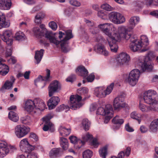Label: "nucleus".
Here are the masks:
<instances>
[{
  "mask_svg": "<svg viewBox=\"0 0 158 158\" xmlns=\"http://www.w3.org/2000/svg\"><path fill=\"white\" fill-rule=\"evenodd\" d=\"M158 97L156 92L153 90H149L144 93L143 99L144 102L150 104L156 100Z\"/></svg>",
  "mask_w": 158,
  "mask_h": 158,
  "instance_id": "6",
  "label": "nucleus"
},
{
  "mask_svg": "<svg viewBox=\"0 0 158 158\" xmlns=\"http://www.w3.org/2000/svg\"><path fill=\"white\" fill-rule=\"evenodd\" d=\"M9 148L12 150H15V147L8 146L5 141L0 140V157H3L7 154L10 151Z\"/></svg>",
  "mask_w": 158,
  "mask_h": 158,
  "instance_id": "11",
  "label": "nucleus"
},
{
  "mask_svg": "<svg viewBox=\"0 0 158 158\" xmlns=\"http://www.w3.org/2000/svg\"><path fill=\"white\" fill-rule=\"evenodd\" d=\"M114 84V83H111L110 85L107 87L106 89L102 87L96 88L95 89V95L100 98L105 97L111 93L113 89Z\"/></svg>",
  "mask_w": 158,
  "mask_h": 158,
  "instance_id": "2",
  "label": "nucleus"
},
{
  "mask_svg": "<svg viewBox=\"0 0 158 158\" xmlns=\"http://www.w3.org/2000/svg\"><path fill=\"white\" fill-rule=\"evenodd\" d=\"M65 36L62 40L60 41L61 44V47L62 51L66 53L70 50V48L68 45V41L73 37V35L72 34V31L69 29L65 31Z\"/></svg>",
  "mask_w": 158,
  "mask_h": 158,
  "instance_id": "3",
  "label": "nucleus"
},
{
  "mask_svg": "<svg viewBox=\"0 0 158 158\" xmlns=\"http://www.w3.org/2000/svg\"><path fill=\"white\" fill-rule=\"evenodd\" d=\"M1 39L8 46H11L13 44V34L11 30H7L3 31L0 34Z\"/></svg>",
  "mask_w": 158,
  "mask_h": 158,
  "instance_id": "10",
  "label": "nucleus"
},
{
  "mask_svg": "<svg viewBox=\"0 0 158 158\" xmlns=\"http://www.w3.org/2000/svg\"><path fill=\"white\" fill-rule=\"evenodd\" d=\"M63 153V151L60 148H54L50 152V156L52 157H58L60 156Z\"/></svg>",
  "mask_w": 158,
  "mask_h": 158,
  "instance_id": "24",
  "label": "nucleus"
},
{
  "mask_svg": "<svg viewBox=\"0 0 158 158\" xmlns=\"http://www.w3.org/2000/svg\"><path fill=\"white\" fill-rule=\"evenodd\" d=\"M20 120L23 123L25 124H28L31 121L30 117L27 116L21 118Z\"/></svg>",
  "mask_w": 158,
  "mask_h": 158,
  "instance_id": "50",
  "label": "nucleus"
},
{
  "mask_svg": "<svg viewBox=\"0 0 158 158\" xmlns=\"http://www.w3.org/2000/svg\"><path fill=\"white\" fill-rule=\"evenodd\" d=\"M2 61H0V73L2 75H5L9 71L8 67L6 65L1 63Z\"/></svg>",
  "mask_w": 158,
  "mask_h": 158,
  "instance_id": "32",
  "label": "nucleus"
},
{
  "mask_svg": "<svg viewBox=\"0 0 158 158\" xmlns=\"http://www.w3.org/2000/svg\"><path fill=\"white\" fill-rule=\"evenodd\" d=\"M28 152V154L27 156V158H37V155L34 152Z\"/></svg>",
  "mask_w": 158,
  "mask_h": 158,
  "instance_id": "64",
  "label": "nucleus"
},
{
  "mask_svg": "<svg viewBox=\"0 0 158 158\" xmlns=\"http://www.w3.org/2000/svg\"><path fill=\"white\" fill-rule=\"evenodd\" d=\"M60 89V85L59 82L57 80L52 81L48 87L49 96H52L55 93Z\"/></svg>",
  "mask_w": 158,
  "mask_h": 158,
  "instance_id": "12",
  "label": "nucleus"
},
{
  "mask_svg": "<svg viewBox=\"0 0 158 158\" xmlns=\"http://www.w3.org/2000/svg\"><path fill=\"white\" fill-rule=\"evenodd\" d=\"M140 72L137 69H135L131 71L129 73L126 81L130 85L133 86L137 83L139 77Z\"/></svg>",
  "mask_w": 158,
  "mask_h": 158,
  "instance_id": "5",
  "label": "nucleus"
},
{
  "mask_svg": "<svg viewBox=\"0 0 158 158\" xmlns=\"http://www.w3.org/2000/svg\"><path fill=\"white\" fill-rule=\"evenodd\" d=\"M6 48V55L7 57L10 56L12 53V48L11 46H8Z\"/></svg>",
  "mask_w": 158,
  "mask_h": 158,
  "instance_id": "55",
  "label": "nucleus"
},
{
  "mask_svg": "<svg viewBox=\"0 0 158 158\" xmlns=\"http://www.w3.org/2000/svg\"><path fill=\"white\" fill-rule=\"evenodd\" d=\"M81 99V97L79 95H72L70 98V107L67 105L65 106L64 104H62L58 107L56 110L57 112H60L64 110H68L69 108L75 110L77 108H80V102Z\"/></svg>",
  "mask_w": 158,
  "mask_h": 158,
  "instance_id": "1",
  "label": "nucleus"
},
{
  "mask_svg": "<svg viewBox=\"0 0 158 158\" xmlns=\"http://www.w3.org/2000/svg\"><path fill=\"white\" fill-rule=\"evenodd\" d=\"M60 143L61 147L64 150H66L68 149V144L67 139L64 138H61Z\"/></svg>",
  "mask_w": 158,
  "mask_h": 158,
  "instance_id": "40",
  "label": "nucleus"
},
{
  "mask_svg": "<svg viewBox=\"0 0 158 158\" xmlns=\"http://www.w3.org/2000/svg\"><path fill=\"white\" fill-rule=\"evenodd\" d=\"M77 71L79 72V74L83 77H85L88 74V70L83 66H80L78 67L76 70V72Z\"/></svg>",
  "mask_w": 158,
  "mask_h": 158,
  "instance_id": "31",
  "label": "nucleus"
},
{
  "mask_svg": "<svg viewBox=\"0 0 158 158\" xmlns=\"http://www.w3.org/2000/svg\"><path fill=\"white\" fill-rule=\"evenodd\" d=\"M46 29L41 30L39 27H35L33 28L32 31L35 36L37 38H41L44 35V33Z\"/></svg>",
  "mask_w": 158,
  "mask_h": 158,
  "instance_id": "25",
  "label": "nucleus"
},
{
  "mask_svg": "<svg viewBox=\"0 0 158 158\" xmlns=\"http://www.w3.org/2000/svg\"><path fill=\"white\" fill-rule=\"evenodd\" d=\"M113 110H111V111H110V113H107V114L106 115H107L105 118L104 120V123H107L109 120L112 118L113 116Z\"/></svg>",
  "mask_w": 158,
  "mask_h": 158,
  "instance_id": "53",
  "label": "nucleus"
},
{
  "mask_svg": "<svg viewBox=\"0 0 158 158\" xmlns=\"http://www.w3.org/2000/svg\"><path fill=\"white\" fill-rule=\"evenodd\" d=\"M12 4L11 0H4L1 10H10L11 8Z\"/></svg>",
  "mask_w": 158,
  "mask_h": 158,
  "instance_id": "33",
  "label": "nucleus"
},
{
  "mask_svg": "<svg viewBox=\"0 0 158 158\" xmlns=\"http://www.w3.org/2000/svg\"><path fill=\"white\" fill-rule=\"evenodd\" d=\"M158 119L153 120L151 123L150 126V130L153 132H156L158 129Z\"/></svg>",
  "mask_w": 158,
  "mask_h": 158,
  "instance_id": "35",
  "label": "nucleus"
},
{
  "mask_svg": "<svg viewBox=\"0 0 158 158\" xmlns=\"http://www.w3.org/2000/svg\"><path fill=\"white\" fill-rule=\"evenodd\" d=\"M15 38L16 40L18 41H22L25 39L26 36L23 32L19 31L17 32L15 34Z\"/></svg>",
  "mask_w": 158,
  "mask_h": 158,
  "instance_id": "39",
  "label": "nucleus"
},
{
  "mask_svg": "<svg viewBox=\"0 0 158 158\" xmlns=\"http://www.w3.org/2000/svg\"><path fill=\"white\" fill-rule=\"evenodd\" d=\"M110 38L111 39L112 41L114 40L116 41H119L121 39H123L119 33H114L113 35L111 34V37Z\"/></svg>",
  "mask_w": 158,
  "mask_h": 158,
  "instance_id": "49",
  "label": "nucleus"
},
{
  "mask_svg": "<svg viewBox=\"0 0 158 158\" xmlns=\"http://www.w3.org/2000/svg\"><path fill=\"white\" fill-rule=\"evenodd\" d=\"M47 75L46 76L43 77L41 76L40 75L35 80L34 82L35 85L37 86V83H40L43 81H44V83L46 85V83L50 81V71L48 69H46Z\"/></svg>",
  "mask_w": 158,
  "mask_h": 158,
  "instance_id": "16",
  "label": "nucleus"
},
{
  "mask_svg": "<svg viewBox=\"0 0 158 158\" xmlns=\"http://www.w3.org/2000/svg\"><path fill=\"white\" fill-rule=\"evenodd\" d=\"M149 106L150 111L158 112V101L157 99Z\"/></svg>",
  "mask_w": 158,
  "mask_h": 158,
  "instance_id": "38",
  "label": "nucleus"
},
{
  "mask_svg": "<svg viewBox=\"0 0 158 158\" xmlns=\"http://www.w3.org/2000/svg\"><path fill=\"white\" fill-rule=\"evenodd\" d=\"M98 16L102 19H105L106 15L105 12L103 10H100L97 13Z\"/></svg>",
  "mask_w": 158,
  "mask_h": 158,
  "instance_id": "57",
  "label": "nucleus"
},
{
  "mask_svg": "<svg viewBox=\"0 0 158 158\" xmlns=\"http://www.w3.org/2000/svg\"><path fill=\"white\" fill-rule=\"evenodd\" d=\"M129 29H128V27L127 29L123 26H120L118 27V33L121 35V37L123 39L127 40L130 37V34L128 33V31H130Z\"/></svg>",
  "mask_w": 158,
  "mask_h": 158,
  "instance_id": "19",
  "label": "nucleus"
},
{
  "mask_svg": "<svg viewBox=\"0 0 158 158\" xmlns=\"http://www.w3.org/2000/svg\"><path fill=\"white\" fill-rule=\"evenodd\" d=\"M96 48V51L97 52L105 56L108 55V52L106 50L104 45L102 44H98Z\"/></svg>",
  "mask_w": 158,
  "mask_h": 158,
  "instance_id": "28",
  "label": "nucleus"
},
{
  "mask_svg": "<svg viewBox=\"0 0 158 158\" xmlns=\"http://www.w3.org/2000/svg\"><path fill=\"white\" fill-rule=\"evenodd\" d=\"M108 42L111 51L113 52H116L118 48L117 45L116 43L109 40L108 41Z\"/></svg>",
  "mask_w": 158,
  "mask_h": 158,
  "instance_id": "43",
  "label": "nucleus"
},
{
  "mask_svg": "<svg viewBox=\"0 0 158 158\" xmlns=\"http://www.w3.org/2000/svg\"><path fill=\"white\" fill-rule=\"evenodd\" d=\"M141 42L140 43L145 46H147L149 44L147 36L145 35H143L140 37Z\"/></svg>",
  "mask_w": 158,
  "mask_h": 158,
  "instance_id": "48",
  "label": "nucleus"
},
{
  "mask_svg": "<svg viewBox=\"0 0 158 158\" xmlns=\"http://www.w3.org/2000/svg\"><path fill=\"white\" fill-rule=\"evenodd\" d=\"M44 50L43 49H41L40 51L35 52V58L36 61V63L38 64L41 60L43 56Z\"/></svg>",
  "mask_w": 158,
  "mask_h": 158,
  "instance_id": "30",
  "label": "nucleus"
},
{
  "mask_svg": "<svg viewBox=\"0 0 158 158\" xmlns=\"http://www.w3.org/2000/svg\"><path fill=\"white\" fill-rule=\"evenodd\" d=\"M142 46L140 42H139V43H131L129 45L131 50L134 52L140 50Z\"/></svg>",
  "mask_w": 158,
  "mask_h": 158,
  "instance_id": "29",
  "label": "nucleus"
},
{
  "mask_svg": "<svg viewBox=\"0 0 158 158\" xmlns=\"http://www.w3.org/2000/svg\"><path fill=\"white\" fill-rule=\"evenodd\" d=\"M30 130L28 127L18 125L15 128V133L18 138H21L26 135L30 132Z\"/></svg>",
  "mask_w": 158,
  "mask_h": 158,
  "instance_id": "8",
  "label": "nucleus"
},
{
  "mask_svg": "<svg viewBox=\"0 0 158 158\" xmlns=\"http://www.w3.org/2000/svg\"><path fill=\"white\" fill-rule=\"evenodd\" d=\"M60 102V99L57 96L51 98L48 101L47 105L50 110L54 108Z\"/></svg>",
  "mask_w": 158,
  "mask_h": 158,
  "instance_id": "17",
  "label": "nucleus"
},
{
  "mask_svg": "<svg viewBox=\"0 0 158 158\" xmlns=\"http://www.w3.org/2000/svg\"><path fill=\"white\" fill-rule=\"evenodd\" d=\"M112 110V106L110 104H107L105 106V108L104 109L102 107H98L96 112V114L102 115H105L107 113H110V111Z\"/></svg>",
  "mask_w": 158,
  "mask_h": 158,
  "instance_id": "18",
  "label": "nucleus"
},
{
  "mask_svg": "<svg viewBox=\"0 0 158 158\" xmlns=\"http://www.w3.org/2000/svg\"><path fill=\"white\" fill-rule=\"evenodd\" d=\"M130 116L131 118L137 121L139 124L140 123L142 117V115L141 114L134 111L131 113Z\"/></svg>",
  "mask_w": 158,
  "mask_h": 158,
  "instance_id": "36",
  "label": "nucleus"
},
{
  "mask_svg": "<svg viewBox=\"0 0 158 158\" xmlns=\"http://www.w3.org/2000/svg\"><path fill=\"white\" fill-rule=\"evenodd\" d=\"M139 108L140 110L143 113H148L150 112L149 106H146L140 102H139Z\"/></svg>",
  "mask_w": 158,
  "mask_h": 158,
  "instance_id": "41",
  "label": "nucleus"
},
{
  "mask_svg": "<svg viewBox=\"0 0 158 158\" xmlns=\"http://www.w3.org/2000/svg\"><path fill=\"white\" fill-rule=\"evenodd\" d=\"M96 40L98 42H101L102 43H104L105 40L102 36L98 34H96Z\"/></svg>",
  "mask_w": 158,
  "mask_h": 158,
  "instance_id": "61",
  "label": "nucleus"
},
{
  "mask_svg": "<svg viewBox=\"0 0 158 158\" xmlns=\"http://www.w3.org/2000/svg\"><path fill=\"white\" fill-rule=\"evenodd\" d=\"M6 18L5 15L4 13L0 11V22L4 24H6V23L9 24V27L10 26V23L6 22Z\"/></svg>",
  "mask_w": 158,
  "mask_h": 158,
  "instance_id": "47",
  "label": "nucleus"
},
{
  "mask_svg": "<svg viewBox=\"0 0 158 158\" xmlns=\"http://www.w3.org/2000/svg\"><path fill=\"white\" fill-rule=\"evenodd\" d=\"M110 24L109 23H105L103 24H100L98 25V27L101 29L102 31H103L104 29L108 27H109Z\"/></svg>",
  "mask_w": 158,
  "mask_h": 158,
  "instance_id": "60",
  "label": "nucleus"
},
{
  "mask_svg": "<svg viewBox=\"0 0 158 158\" xmlns=\"http://www.w3.org/2000/svg\"><path fill=\"white\" fill-rule=\"evenodd\" d=\"M45 17V15L42 12L38 13L35 17V22L37 24H40L42 22V20Z\"/></svg>",
  "mask_w": 158,
  "mask_h": 158,
  "instance_id": "34",
  "label": "nucleus"
},
{
  "mask_svg": "<svg viewBox=\"0 0 158 158\" xmlns=\"http://www.w3.org/2000/svg\"><path fill=\"white\" fill-rule=\"evenodd\" d=\"M108 17L110 21L116 24H122L125 21L124 17L117 12L113 11L110 13Z\"/></svg>",
  "mask_w": 158,
  "mask_h": 158,
  "instance_id": "4",
  "label": "nucleus"
},
{
  "mask_svg": "<svg viewBox=\"0 0 158 158\" xmlns=\"http://www.w3.org/2000/svg\"><path fill=\"white\" fill-rule=\"evenodd\" d=\"M83 158H90L92 156V152L89 150L85 151L83 153Z\"/></svg>",
  "mask_w": 158,
  "mask_h": 158,
  "instance_id": "51",
  "label": "nucleus"
},
{
  "mask_svg": "<svg viewBox=\"0 0 158 158\" xmlns=\"http://www.w3.org/2000/svg\"><path fill=\"white\" fill-rule=\"evenodd\" d=\"M140 19L137 16H133L130 19L129 23L127 25L128 29L130 31L132 30L135 27V25L139 22Z\"/></svg>",
  "mask_w": 158,
  "mask_h": 158,
  "instance_id": "20",
  "label": "nucleus"
},
{
  "mask_svg": "<svg viewBox=\"0 0 158 158\" xmlns=\"http://www.w3.org/2000/svg\"><path fill=\"white\" fill-rule=\"evenodd\" d=\"M69 3L71 5L79 7L81 6V3L77 0H70Z\"/></svg>",
  "mask_w": 158,
  "mask_h": 158,
  "instance_id": "56",
  "label": "nucleus"
},
{
  "mask_svg": "<svg viewBox=\"0 0 158 158\" xmlns=\"http://www.w3.org/2000/svg\"><path fill=\"white\" fill-rule=\"evenodd\" d=\"M112 122L114 124L121 125L123 123V120L120 118L118 116H116L112 120Z\"/></svg>",
  "mask_w": 158,
  "mask_h": 158,
  "instance_id": "46",
  "label": "nucleus"
},
{
  "mask_svg": "<svg viewBox=\"0 0 158 158\" xmlns=\"http://www.w3.org/2000/svg\"><path fill=\"white\" fill-rule=\"evenodd\" d=\"M51 114H48L42 118L44 123L43 129L44 131H49L50 132H53L55 129L54 125L50 121V120L52 118Z\"/></svg>",
  "mask_w": 158,
  "mask_h": 158,
  "instance_id": "7",
  "label": "nucleus"
},
{
  "mask_svg": "<svg viewBox=\"0 0 158 158\" xmlns=\"http://www.w3.org/2000/svg\"><path fill=\"white\" fill-rule=\"evenodd\" d=\"M101 8L106 10L110 11L114 10V8L110 6L108 4L104 3L101 6Z\"/></svg>",
  "mask_w": 158,
  "mask_h": 158,
  "instance_id": "52",
  "label": "nucleus"
},
{
  "mask_svg": "<svg viewBox=\"0 0 158 158\" xmlns=\"http://www.w3.org/2000/svg\"><path fill=\"white\" fill-rule=\"evenodd\" d=\"M141 69L143 71L151 72L153 69V64L152 63V61L148 56L145 57L144 62L142 64L141 63Z\"/></svg>",
  "mask_w": 158,
  "mask_h": 158,
  "instance_id": "14",
  "label": "nucleus"
},
{
  "mask_svg": "<svg viewBox=\"0 0 158 158\" xmlns=\"http://www.w3.org/2000/svg\"><path fill=\"white\" fill-rule=\"evenodd\" d=\"M60 134L62 136H67L70 134L71 129L70 128H67L64 127L60 126L59 128Z\"/></svg>",
  "mask_w": 158,
  "mask_h": 158,
  "instance_id": "26",
  "label": "nucleus"
},
{
  "mask_svg": "<svg viewBox=\"0 0 158 158\" xmlns=\"http://www.w3.org/2000/svg\"><path fill=\"white\" fill-rule=\"evenodd\" d=\"M34 104V101L27 100L25 103V109L29 113L33 111L35 108Z\"/></svg>",
  "mask_w": 158,
  "mask_h": 158,
  "instance_id": "23",
  "label": "nucleus"
},
{
  "mask_svg": "<svg viewBox=\"0 0 158 158\" xmlns=\"http://www.w3.org/2000/svg\"><path fill=\"white\" fill-rule=\"evenodd\" d=\"M88 89L86 87H83L82 89H80L77 90V92L80 93L81 95H85L88 93Z\"/></svg>",
  "mask_w": 158,
  "mask_h": 158,
  "instance_id": "54",
  "label": "nucleus"
},
{
  "mask_svg": "<svg viewBox=\"0 0 158 158\" xmlns=\"http://www.w3.org/2000/svg\"><path fill=\"white\" fill-rule=\"evenodd\" d=\"M44 32H46L45 34V37L49 40L50 43L56 45L59 44L60 41L57 40L56 38L52 36L51 32L47 31L46 29Z\"/></svg>",
  "mask_w": 158,
  "mask_h": 158,
  "instance_id": "22",
  "label": "nucleus"
},
{
  "mask_svg": "<svg viewBox=\"0 0 158 158\" xmlns=\"http://www.w3.org/2000/svg\"><path fill=\"white\" fill-rule=\"evenodd\" d=\"M19 147L21 151L25 152H31L35 149L34 147L29 143L26 139H23L21 141Z\"/></svg>",
  "mask_w": 158,
  "mask_h": 158,
  "instance_id": "13",
  "label": "nucleus"
},
{
  "mask_svg": "<svg viewBox=\"0 0 158 158\" xmlns=\"http://www.w3.org/2000/svg\"><path fill=\"white\" fill-rule=\"evenodd\" d=\"M129 59L130 56L128 55L126 53H122L119 55L117 58V64L120 66L126 65L128 63Z\"/></svg>",
  "mask_w": 158,
  "mask_h": 158,
  "instance_id": "15",
  "label": "nucleus"
},
{
  "mask_svg": "<svg viewBox=\"0 0 158 158\" xmlns=\"http://www.w3.org/2000/svg\"><path fill=\"white\" fill-rule=\"evenodd\" d=\"M14 81H6L4 85L2 86L0 89V91L2 92H5L4 89H11L12 88L13 83Z\"/></svg>",
  "mask_w": 158,
  "mask_h": 158,
  "instance_id": "27",
  "label": "nucleus"
},
{
  "mask_svg": "<svg viewBox=\"0 0 158 158\" xmlns=\"http://www.w3.org/2000/svg\"><path fill=\"white\" fill-rule=\"evenodd\" d=\"M130 37H129V38L127 40L130 39V41L131 42V43H139V42H140L139 41L137 40V38L136 37V36L131 35L130 34Z\"/></svg>",
  "mask_w": 158,
  "mask_h": 158,
  "instance_id": "59",
  "label": "nucleus"
},
{
  "mask_svg": "<svg viewBox=\"0 0 158 158\" xmlns=\"http://www.w3.org/2000/svg\"><path fill=\"white\" fill-rule=\"evenodd\" d=\"M125 97V94H122L115 98L113 104L115 110H119L125 107L126 104L124 102Z\"/></svg>",
  "mask_w": 158,
  "mask_h": 158,
  "instance_id": "9",
  "label": "nucleus"
},
{
  "mask_svg": "<svg viewBox=\"0 0 158 158\" xmlns=\"http://www.w3.org/2000/svg\"><path fill=\"white\" fill-rule=\"evenodd\" d=\"M9 118L14 122H17L19 119V117L18 114L15 112L10 111L8 114Z\"/></svg>",
  "mask_w": 158,
  "mask_h": 158,
  "instance_id": "37",
  "label": "nucleus"
},
{
  "mask_svg": "<svg viewBox=\"0 0 158 158\" xmlns=\"http://www.w3.org/2000/svg\"><path fill=\"white\" fill-rule=\"evenodd\" d=\"M35 108L41 110H44L46 105L43 100L39 98H36L34 100Z\"/></svg>",
  "mask_w": 158,
  "mask_h": 158,
  "instance_id": "21",
  "label": "nucleus"
},
{
  "mask_svg": "<svg viewBox=\"0 0 158 158\" xmlns=\"http://www.w3.org/2000/svg\"><path fill=\"white\" fill-rule=\"evenodd\" d=\"M82 126L84 129L85 131L88 130L90 126V123L88 119H84L82 123Z\"/></svg>",
  "mask_w": 158,
  "mask_h": 158,
  "instance_id": "44",
  "label": "nucleus"
},
{
  "mask_svg": "<svg viewBox=\"0 0 158 158\" xmlns=\"http://www.w3.org/2000/svg\"><path fill=\"white\" fill-rule=\"evenodd\" d=\"M69 139L71 143L76 144L78 143H81L82 144H84V141H81L79 139H78L77 138L74 136H71L69 137Z\"/></svg>",
  "mask_w": 158,
  "mask_h": 158,
  "instance_id": "45",
  "label": "nucleus"
},
{
  "mask_svg": "<svg viewBox=\"0 0 158 158\" xmlns=\"http://www.w3.org/2000/svg\"><path fill=\"white\" fill-rule=\"evenodd\" d=\"M108 145H106L101 149L99 151V153L101 157L102 158H106L107 155V149Z\"/></svg>",
  "mask_w": 158,
  "mask_h": 158,
  "instance_id": "42",
  "label": "nucleus"
},
{
  "mask_svg": "<svg viewBox=\"0 0 158 158\" xmlns=\"http://www.w3.org/2000/svg\"><path fill=\"white\" fill-rule=\"evenodd\" d=\"M108 27L104 29V30L102 31L103 32L105 33L106 35H107L109 37H111V33L110 31L109 27Z\"/></svg>",
  "mask_w": 158,
  "mask_h": 158,
  "instance_id": "62",
  "label": "nucleus"
},
{
  "mask_svg": "<svg viewBox=\"0 0 158 158\" xmlns=\"http://www.w3.org/2000/svg\"><path fill=\"white\" fill-rule=\"evenodd\" d=\"M90 32L93 34H97L98 32V28L95 27H92L90 28Z\"/></svg>",
  "mask_w": 158,
  "mask_h": 158,
  "instance_id": "63",
  "label": "nucleus"
},
{
  "mask_svg": "<svg viewBox=\"0 0 158 158\" xmlns=\"http://www.w3.org/2000/svg\"><path fill=\"white\" fill-rule=\"evenodd\" d=\"M49 26L53 30H56L57 27L56 23L54 21H51L49 23Z\"/></svg>",
  "mask_w": 158,
  "mask_h": 158,
  "instance_id": "58",
  "label": "nucleus"
}]
</instances>
